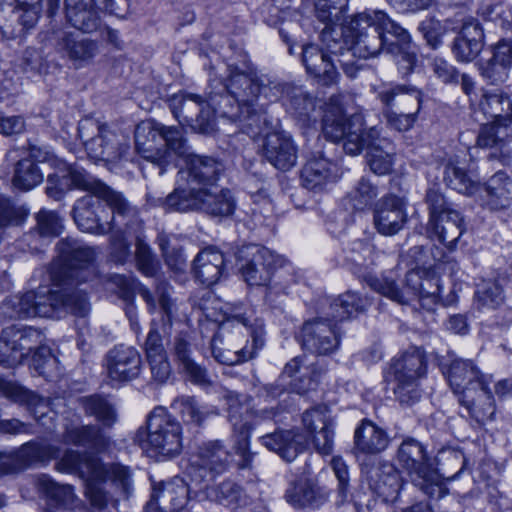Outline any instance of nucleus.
Instances as JSON below:
<instances>
[{"instance_id": "46", "label": "nucleus", "mask_w": 512, "mask_h": 512, "mask_svg": "<svg viewBox=\"0 0 512 512\" xmlns=\"http://www.w3.org/2000/svg\"><path fill=\"white\" fill-rule=\"evenodd\" d=\"M206 497L213 502L232 510L246 507L251 503L250 496L237 483L225 480L206 488Z\"/></svg>"}, {"instance_id": "23", "label": "nucleus", "mask_w": 512, "mask_h": 512, "mask_svg": "<svg viewBox=\"0 0 512 512\" xmlns=\"http://www.w3.org/2000/svg\"><path fill=\"white\" fill-rule=\"evenodd\" d=\"M107 377L111 382L130 381L140 374L141 356L132 346L117 345L105 358Z\"/></svg>"}, {"instance_id": "34", "label": "nucleus", "mask_w": 512, "mask_h": 512, "mask_svg": "<svg viewBox=\"0 0 512 512\" xmlns=\"http://www.w3.org/2000/svg\"><path fill=\"white\" fill-rule=\"evenodd\" d=\"M323 369L314 364L306 365L301 357L291 359L280 375V380L290 378L289 391L305 394L316 389Z\"/></svg>"}, {"instance_id": "52", "label": "nucleus", "mask_w": 512, "mask_h": 512, "mask_svg": "<svg viewBox=\"0 0 512 512\" xmlns=\"http://www.w3.org/2000/svg\"><path fill=\"white\" fill-rule=\"evenodd\" d=\"M443 181L449 188L467 196L479 191V183L453 160L444 165Z\"/></svg>"}, {"instance_id": "39", "label": "nucleus", "mask_w": 512, "mask_h": 512, "mask_svg": "<svg viewBox=\"0 0 512 512\" xmlns=\"http://www.w3.org/2000/svg\"><path fill=\"white\" fill-rule=\"evenodd\" d=\"M478 111L485 119L500 126L512 124V100L500 90L484 91L478 103Z\"/></svg>"}, {"instance_id": "35", "label": "nucleus", "mask_w": 512, "mask_h": 512, "mask_svg": "<svg viewBox=\"0 0 512 512\" xmlns=\"http://www.w3.org/2000/svg\"><path fill=\"white\" fill-rule=\"evenodd\" d=\"M479 190L481 205L490 210L506 209L512 202V178L504 171L492 175Z\"/></svg>"}, {"instance_id": "53", "label": "nucleus", "mask_w": 512, "mask_h": 512, "mask_svg": "<svg viewBox=\"0 0 512 512\" xmlns=\"http://www.w3.org/2000/svg\"><path fill=\"white\" fill-rule=\"evenodd\" d=\"M59 448L44 442L30 441L23 444L18 450V458L21 468L35 463H47L56 458Z\"/></svg>"}, {"instance_id": "57", "label": "nucleus", "mask_w": 512, "mask_h": 512, "mask_svg": "<svg viewBox=\"0 0 512 512\" xmlns=\"http://www.w3.org/2000/svg\"><path fill=\"white\" fill-rule=\"evenodd\" d=\"M60 170L67 172L74 187L88 191V195H97L100 197L105 193L106 188L108 187L103 182L87 173L85 169L77 164H67L65 162V166H61Z\"/></svg>"}, {"instance_id": "24", "label": "nucleus", "mask_w": 512, "mask_h": 512, "mask_svg": "<svg viewBox=\"0 0 512 512\" xmlns=\"http://www.w3.org/2000/svg\"><path fill=\"white\" fill-rule=\"evenodd\" d=\"M362 472L370 489L385 502L397 499L402 488V479L397 468L388 462L365 466Z\"/></svg>"}, {"instance_id": "58", "label": "nucleus", "mask_w": 512, "mask_h": 512, "mask_svg": "<svg viewBox=\"0 0 512 512\" xmlns=\"http://www.w3.org/2000/svg\"><path fill=\"white\" fill-rule=\"evenodd\" d=\"M222 337L220 333H216L211 339V352L215 360L224 365H236L245 362L254 357L256 351L254 348L247 349V347L230 350L221 347Z\"/></svg>"}, {"instance_id": "6", "label": "nucleus", "mask_w": 512, "mask_h": 512, "mask_svg": "<svg viewBox=\"0 0 512 512\" xmlns=\"http://www.w3.org/2000/svg\"><path fill=\"white\" fill-rule=\"evenodd\" d=\"M134 441L152 456L171 458L182 449L180 423L163 407H156L148 416L145 427H140Z\"/></svg>"}, {"instance_id": "18", "label": "nucleus", "mask_w": 512, "mask_h": 512, "mask_svg": "<svg viewBox=\"0 0 512 512\" xmlns=\"http://www.w3.org/2000/svg\"><path fill=\"white\" fill-rule=\"evenodd\" d=\"M97 195H85L79 198L73 207V219L77 227L86 233L106 235L117 225L107 220L108 211Z\"/></svg>"}, {"instance_id": "62", "label": "nucleus", "mask_w": 512, "mask_h": 512, "mask_svg": "<svg viewBox=\"0 0 512 512\" xmlns=\"http://www.w3.org/2000/svg\"><path fill=\"white\" fill-rule=\"evenodd\" d=\"M348 0H315L317 18L326 26H339Z\"/></svg>"}, {"instance_id": "64", "label": "nucleus", "mask_w": 512, "mask_h": 512, "mask_svg": "<svg viewBox=\"0 0 512 512\" xmlns=\"http://www.w3.org/2000/svg\"><path fill=\"white\" fill-rule=\"evenodd\" d=\"M302 422L309 434L333 428V420L327 406H317L304 412Z\"/></svg>"}, {"instance_id": "16", "label": "nucleus", "mask_w": 512, "mask_h": 512, "mask_svg": "<svg viewBox=\"0 0 512 512\" xmlns=\"http://www.w3.org/2000/svg\"><path fill=\"white\" fill-rule=\"evenodd\" d=\"M299 339L306 351L327 356L339 348L341 336L336 322L331 318L318 317L303 324Z\"/></svg>"}, {"instance_id": "38", "label": "nucleus", "mask_w": 512, "mask_h": 512, "mask_svg": "<svg viewBox=\"0 0 512 512\" xmlns=\"http://www.w3.org/2000/svg\"><path fill=\"white\" fill-rule=\"evenodd\" d=\"M458 401L468 415L480 425L495 419L496 404L489 386L468 391Z\"/></svg>"}, {"instance_id": "44", "label": "nucleus", "mask_w": 512, "mask_h": 512, "mask_svg": "<svg viewBox=\"0 0 512 512\" xmlns=\"http://www.w3.org/2000/svg\"><path fill=\"white\" fill-rule=\"evenodd\" d=\"M389 444L387 433L368 420H363L354 433L355 450L362 454H378Z\"/></svg>"}, {"instance_id": "31", "label": "nucleus", "mask_w": 512, "mask_h": 512, "mask_svg": "<svg viewBox=\"0 0 512 512\" xmlns=\"http://www.w3.org/2000/svg\"><path fill=\"white\" fill-rule=\"evenodd\" d=\"M422 92L415 86L405 84L383 85L377 91V99L383 108L419 113Z\"/></svg>"}, {"instance_id": "59", "label": "nucleus", "mask_w": 512, "mask_h": 512, "mask_svg": "<svg viewBox=\"0 0 512 512\" xmlns=\"http://www.w3.org/2000/svg\"><path fill=\"white\" fill-rule=\"evenodd\" d=\"M43 181V173L37 164L30 159L18 161L13 176V185L21 190L28 191Z\"/></svg>"}, {"instance_id": "12", "label": "nucleus", "mask_w": 512, "mask_h": 512, "mask_svg": "<svg viewBox=\"0 0 512 512\" xmlns=\"http://www.w3.org/2000/svg\"><path fill=\"white\" fill-rule=\"evenodd\" d=\"M335 106L325 112L322 131L326 139L332 142L343 141V149L349 155H358L364 148L363 121L360 115L347 118L336 97H331Z\"/></svg>"}, {"instance_id": "4", "label": "nucleus", "mask_w": 512, "mask_h": 512, "mask_svg": "<svg viewBox=\"0 0 512 512\" xmlns=\"http://www.w3.org/2000/svg\"><path fill=\"white\" fill-rule=\"evenodd\" d=\"M11 317H60L62 313H71L85 317L90 312L88 298L75 293L71 287L28 291L11 301Z\"/></svg>"}, {"instance_id": "42", "label": "nucleus", "mask_w": 512, "mask_h": 512, "mask_svg": "<svg viewBox=\"0 0 512 512\" xmlns=\"http://www.w3.org/2000/svg\"><path fill=\"white\" fill-rule=\"evenodd\" d=\"M67 21L84 33L96 31L101 23L97 7L91 0H64Z\"/></svg>"}, {"instance_id": "54", "label": "nucleus", "mask_w": 512, "mask_h": 512, "mask_svg": "<svg viewBox=\"0 0 512 512\" xmlns=\"http://www.w3.org/2000/svg\"><path fill=\"white\" fill-rule=\"evenodd\" d=\"M437 463L439 469H434L445 486L446 481H452L456 479L459 474L463 471L466 465V459L464 453L459 449H443L437 456Z\"/></svg>"}, {"instance_id": "36", "label": "nucleus", "mask_w": 512, "mask_h": 512, "mask_svg": "<svg viewBox=\"0 0 512 512\" xmlns=\"http://www.w3.org/2000/svg\"><path fill=\"white\" fill-rule=\"evenodd\" d=\"M268 450L277 453L283 460L292 462L305 449V437L294 430H276L259 438Z\"/></svg>"}, {"instance_id": "40", "label": "nucleus", "mask_w": 512, "mask_h": 512, "mask_svg": "<svg viewBox=\"0 0 512 512\" xmlns=\"http://www.w3.org/2000/svg\"><path fill=\"white\" fill-rule=\"evenodd\" d=\"M446 215L429 220L428 232L432 239H437L448 249L453 250L456 242L465 231V225L458 211L447 212Z\"/></svg>"}, {"instance_id": "33", "label": "nucleus", "mask_w": 512, "mask_h": 512, "mask_svg": "<svg viewBox=\"0 0 512 512\" xmlns=\"http://www.w3.org/2000/svg\"><path fill=\"white\" fill-rule=\"evenodd\" d=\"M337 166L329 159L313 155L301 170L303 187L314 192L323 191L329 184L334 183L338 177Z\"/></svg>"}, {"instance_id": "17", "label": "nucleus", "mask_w": 512, "mask_h": 512, "mask_svg": "<svg viewBox=\"0 0 512 512\" xmlns=\"http://www.w3.org/2000/svg\"><path fill=\"white\" fill-rule=\"evenodd\" d=\"M6 333L14 338L16 348L21 354V360L33 352V366L39 375L48 377V366L55 364L49 347L42 345L43 335L31 327L20 328L16 325L6 327Z\"/></svg>"}, {"instance_id": "60", "label": "nucleus", "mask_w": 512, "mask_h": 512, "mask_svg": "<svg viewBox=\"0 0 512 512\" xmlns=\"http://www.w3.org/2000/svg\"><path fill=\"white\" fill-rule=\"evenodd\" d=\"M8 394L15 401L26 403L32 410L35 419L42 425H46L44 418L48 414V402L46 399L39 397L32 391L26 390L20 386L11 385L8 388Z\"/></svg>"}, {"instance_id": "28", "label": "nucleus", "mask_w": 512, "mask_h": 512, "mask_svg": "<svg viewBox=\"0 0 512 512\" xmlns=\"http://www.w3.org/2000/svg\"><path fill=\"white\" fill-rule=\"evenodd\" d=\"M56 49L71 61L74 67L81 68L89 65L98 55L99 44L96 40L62 31L57 36Z\"/></svg>"}, {"instance_id": "11", "label": "nucleus", "mask_w": 512, "mask_h": 512, "mask_svg": "<svg viewBox=\"0 0 512 512\" xmlns=\"http://www.w3.org/2000/svg\"><path fill=\"white\" fill-rule=\"evenodd\" d=\"M427 362L424 352L411 348L390 365V374L395 382L393 388L396 400L402 406H412L421 398L419 381L426 375Z\"/></svg>"}, {"instance_id": "3", "label": "nucleus", "mask_w": 512, "mask_h": 512, "mask_svg": "<svg viewBox=\"0 0 512 512\" xmlns=\"http://www.w3.org/2000/svg\"><path fill=\"white\" fill-rule=\"evenodd\" d=\"M135 147L145 159L159 167V174L165 166L177 158H187L190 147L181 127L166 126L156 121H145L135 128Z\"/></svg>"}, {"instance_id": "20", "label": "nucleus", "mask_w": 512, "mask_h": 512, "mask_svg": "<svg viewBox=\"0 0 512 512\" xmlns=\"http://www.w3.org/2000/svg\"><path fill=\"white\" fill-rule=\"evenodd\" d=\"M239 256L246 259V263L241 266V273L249 285L267 284L278 264V259L272 251L258 245L243 247L239 251Z\"/></svg>"}, {"instance_id": "43", "label": "nucleus", "mask_w": 512, "mask_h": 512, "mask_svg": "<svg viewBox=\"0 0 512 512\" xmlns=\"http://www.w3.org/2000/svg\"><path fill=\"white\" fill-rule=\"evenodd\" d=\"M62 441L65 444L101 450L108 446L109 437L96 425L67 424Z\"/></svg>"}, {"instance_id": "19", "label": "nucleus", "mask_w": 512, "mask_h": 512, "mask_svg": "<svg viewBox=\"0 0 512 512\" xmlns=\"http://www.w3.org/2000/svg\"><path fill=\"white\" fill-rule=\"evenodd\" d=\"M223 171V164L212 157L189 156L186 168L178 172L175 188L213 187Z\"/></svg>"}, {"instance_id": "8", "label": "nucleus", "mask_w": 512, "mask_h": 512, "mask_svg": "<svg viewBox=\"0 0 512 512\" xmlns=\"http://www.w3.org/2000/svg\"><path fill=\"white\" fill-rule=\"evenodd\" d=\"M56 469L77 474L81 479L110 481L120 493L127 496L132 489V475L128 466L120 463L103 464L97 457L75 450H67L56 463Z\"/></svg>"}, {"instance_id": "7", "label": "nucleus", "mask_w": 512, "mask_h": 512, "mask_svg": "<svg viewBox=\"0 0 512 512\" xmlns=\"http://www.w3.org/2000/svg\"><path fill=\"white\" fill-rule=\"evenodd\" d=\"M363 280L373 291L398 304L406 305L417 299L427 310L437 303L441 292L436 279H423L419 272L413 270L406 274L403 287L389 276L367 274Z\"/></svg>"}, {"instance_id": "49", "label": "nucleus", "mask_w": 512, "mask_h": 512, "mask_svg": "<svg viewBox=\"0 0 512 512\" xmlns=\"http://www.w3.org/2000/svg\"><path fill=\"white\" fill-rule=\"evenodd\" d=\"M503 287L497 280H482L474 293V305L482 312L494 311L504 304Z\"/></svg>"}, {"instance_id": "30", "label": "nucleus", "mask_w": 512, "mask_h": 512, "mask_svg": "<svg viewBox=\"0 0 512 512\" xmlns=\"http://www.w3.org/2000/svg\"><path fill=\"white\" fill-rule=\"evenodd\" d=\"M188 484L180 477H174L160 488H154L148 512L159 509L160 512H180L188 502Z\"/></svg>"}, {"instance_id": "27", "label": "nucleus", "mask_w": 512, "mask_h": 512, "mask_svg": "<svg viewBox=\"0 0 512 512\" xmlns=\"http://www.w3.org/2000/svg\"><path fill=\"white\" fill-rule=\"evenodd\" d=\"M262 151L265 159L279 170H289L297 163V146L285 131L267 133Z\"/></svg>"}, {"instance_id": "15", "label": "nucleus", "mask_w": 512, "mask_h": 512, "mask_svg": "<svg viewBox=\"0 0 512 512\" xmlns=\"http://www.w3.org/2000/svg\"><path fill=\"white\" fill-rule=\"evenodd\" d=\"M174 117L185 122L195 132L210 134L215 130L214 111L211 105L194 94H177L169 101Z\"/></svg>"}, {"instance_id": "41", "label": "nucleus", "mask_w": 512, "mask_h": 512, "mask_svg": "<svg viewBox=\"0 0 512 512\" xmlns=\"http://www.w3.org/2000/svg\"><path fill=\"white\" fill-rule=\"evenodd\" d=\"M100 197L112 210L113 216L110 221L114 219L117 222L114 229L123 226L126 230H134L135 232L141 230L142 222L139 219L137 208L132 206L121 193L107 187L105 193Z\"/></svg>"}, {"instance_id": "51", "label": "nucleus", "mask_w": 512, "mask_h": 512, "mask_svg": "<svg viewBox=\"0 0 512 512\" xmlns=\"http://www.w3.org/2000/svg\"><path fill=\"white\" fill-rule=\"evenodd\" d=\"M343 252L345 261L355 274H360L374 264V246L367 240L356 239L348 242Z\"/></svg>"}, {"instance_id": "56", "label": "nucleus", "mask_w": 512, "mask_h": 512, "mask_svg": "<svg viewBox=\"0 0 512 512\" xmlns=\"http://www.w3.org/2000/svg\"><path fill=\"white\" fill-rule=\"evenodd\" d=\"M37 486L40 491L60 506L72 508L75 505L77 497L71 485H61L48 475H41L37 479Z\"/></svg>"}, {"instance_id": "48", "label": "nucleus", "mask_w": 512, "mask_h": 512, "mask_svg": "<svg viewBox=\"0 0 512 512\" xmlns=\"http://www.w3.org/2000/svg\"><path fill=\"white\" fill-rule=\"evenodd\" d=\"M283 106L295 118L306 121L315 110L316 98L302 86L292 85L284 97Z\"/></svg>"}, {"instance_id": "61", "label": "nucleus", "mask_w": 512, "mask_h": 512, "mask_svg": "<svg viewBox=\"0 0 512 512\" xmlns=\"http://www.w3.org/2000/svg\"><path fill=\"white\" fill-rule=\"evenodd\" d=\"M171 407L181 415L186 424L200 426L205 420L206 413L194 397H177L172 402Z\"/></svg>"}, {"instance_id": "63", "label": "nucleus", "mask_w": 512, "mask_h": 512, "mask_svg": "<svg viewBox=\"0 0 512 512\" xmlns=\"http://www.w3.org/2000/svg\"><path fill=\"white\" fill-rule=\"evenodd\" d=\"M378 196V189L369 179L362 177L349 192L348 199L356 210H363L370 206Z\"/></svg>"}, {"instance_id": "21", "label": "nucleus", "mask_w": 512, "mask_h": 512, "mask_svg": "<svg viewBox=\"0 0 512 512\" xmlns=\"http://www.w3.org/2000/svg\"><path fill=\"white\" fill-rule=\"evenodd\" d=\"M444 375L450 388L461 399L468 391H475L480 387L490 386L491 378L481 372L474 361L457 358L451 361Z\"/></svg>"}, {"instance_id": "5", "label": "nucleus", "mask_w": 512, "mask_h": 512, "mask_svg": "<svg viewBox=\"0 0 512 512\" xmlns=\"http://www.w3.org/2000/svg\"><path fill=\"white\" fill-rule=\"evenodd\" d=\"M168 212H203L212 217H229L236 209V201L229 189L215 187H193L190 190L174 188L161 200Z\"/></svg>"}, {"instance_id": "29", "label": "nucleus", "mask_w": 512, "mask_h": 512, "mask_svg": "<svg viewBox=\"0 0 512 512\" xmlns=\"http://www.w3.org/2000/svg\"><path fill=\"white\" fill-rule=\"evenodd\" d=\"M490 51L491 57L478 63L480 75L490 84L504 83L512 67V38L499 40Z\"/></svg>"}, {"instance_id": "26", "label": "nucleus", "mask_w": 512, "mask_h": 512, "mask_svg": "<svg viewBox=\"0 0 512 512\" xmlns=\"http://www.w3.org/2000/svg\"><path fill=\"white\" fill-rule=\"evenodd\" d=\"M364 147L368 148L367 162L373 173L386 175L392 171L395 146L389 138L381 136V129L375 126L365 132Z\"/></svg>"}, {"instance_id": "9", "label": "nucleus", "mask_w": 512, "mask_h": 512, "mask_svg": "<svg viewBox=\"0 0 512 512\" xmlns=\"http://www.w3.org/2000/svg\"><path fill=\"white\" fill-rule=\"evenodd\" d=\"M396 459L407 472L412 484L425 495L441 499L447 494L446 486L432 467L431 457L420 441L412 437L405 438L398 447Z\"/></svg>"}, {"instance_id": "50", "label": "nucleus", "mask_w": 512, "mask_h": 512, "mask_svg": "<svg viewBox=\"0 0 512 512\" xmlns=\"http://www.w3.org/2000/svg\"><path fill=\"white\" fill-rule=\"evenodd\" d=\"M232 424V441L235 453L240 457L238 462L239 469H251L254 453L249 449L250 436L253 425L247 421H235Z\"/></svg>"}, {"instance_id": "14", "label": "nucleus", "mask_w": 512, "mask_h": 512, "mask_svg": "<svg viewBox=\"0 0 512 512\" xmlns=\"http://www.w3.org/2000/svg\"><path fill=\"white\" fill-rule=\"evenodd\" d=\"M231 462L232 455L222 441H209L192 456L187 475L192 483L199 485L227 471Z\"/></svg>"}, {"instance_id": "22", "label": "nucleus", "mask_w": 512, "mask_h": 512, "mask_svg": "<svg viewBox=\"0 0 512 512\" xmlns=\"http://www.w3.org/2000/svg\"><path fill=\"white\" fill-rule=\"evenodd\" d=\"M323 47L309 44L303 47L302 62L309 75L314 77L320 84L325 86L333 85L339 78L336 68V59L344 53H332L328 51L327 45L321 40Z\"/></svg>"}, {"instance_id": "47", "label": "nucleus", "mask_w": 512, "mask_h": 512, "mask_svg": "<svg viewBox=\"0 0 512 512\" xmlns=\"http://www.w3.org/2000/svg\"><path fill=\"white\" fill-rule=\"evenodd\" d=\"M370 304L369 298L347 291L331 302L328 316L334 322L342 321L365 311Z\"/></svg>"}, {"instance_id": "2", "label": "nucleus", "mask_w": 512, "mask_h": 512, "mask_svg": "<svg viewBox=\"0 0 512 512\" xmlns=\"http://www.w3.org/2000/svg\"><path fill=\"white\" fill-rule=\"evenodd\" d=\"M290 87L292 84L283 83L268 75L250 76L237 72L227 80V94L222 96V101L230 103L233 100L237 104L238 112H230L229 115L244 122L247 133L254 137L262 132L260 123L266 122L265 115L260 113L261 109L257 105L259 97L263 96L269 102H283Z\"/></svg>"}, {"instance_id": "25", "label": "nucleus", "mask_w": 512, "mask_h": 512, "mask_svg": "<svg viewBox=\"0 0 512 512\" xmlns=\"http://www.w3.org/2000/svg\"><path fill=\"white\" fill-rule=\"evenodd\" d=\"M408 219L404 200L387 195L379 200L374 210V226L384 236H393L403 229Z\"/></svg>"}, {"instance_id": "13", "label": "nucleus", "mask_w": 512, "mask_h": 512, "mask_svg": "<svg viewBox=\"0 0 512 512\" xmlns=\"http://www.w3.org/2000/svg\"><path fill=\"white\" fill-rule=\"evenodd\" d=\"M88 156L94 161L114 162L120 159L128 149L120 137L105 126L86 120L78 128Z\"/></svg>"}, {"instance_id": "32", "label": "nucleus", "mask_w": 512, "mask_h": 512, "mask_svg": "<svg viewBox=\"0 0 512 512\" xmlns=\"http://www.w3.org/2000/svg\"><path fill=\"white\" fill-rule=\"evenodd\" d=\"M285 500L294 508L318 507L328 499V492L309 477L291 481L285 492Z\"/></svg>"}, {"instance_id": "45", "label": "nucleus", "mask_w": 512, "mask_h": 512, "mask_svg": "<svg viewBox=\"0 0 512 512\" xmlns=\"http://www.w3.org/2000/svg\"><path fill=\"white\" fill-rule=\"evenodd\" d=\"M225 259L215 248L209 247L198 253L194 260L195 277L204 285L210 286L219 280Z\"/></svg>"}, {"instance_id": "10", "label": "nucleus", "mask_w": 512, "mask_h": 512, "mask_svg": "<svg viewBox=\"0 0 512 512\" xmlns=\"http://www.w3.org/2000/svg\"><path fill=\"white\" fill-rule=\"evenodd\" d=\"M57 249L61 264L53 273L55 286L71 287L75 293L87 298L86 292L78 288V285L94 275L91 267L95 258L94 250L79 240L69 238L59 241Z\"/></svg>"}, {"instance_id": "37", "label": "nucleus", "mask_w": 512, "mask_h": 512, "mask_svg": "<svg viewBox=\"0 0 512 512\" xmlns=\"http://www.w3.org/2000/svg\"><path fill=\"white\" fill-rule=\"evenodd\" d=\"M483 39L482 28L476 20L464 22L452 46L456 60L462 63L473 61L483 48Z\"/></svg>"}, {"instance_id": "55", "label": "nucleus", "mask_w": 512, "mask_h": 512, "mask_svg": "<svg viewBox=\"0 0 512 512\" xmlns=\"http://www.w3.org/2000/svg\"><path fill=\"white\" fill-rule=\"evenodd\" d=\"M80 404L86 415L94 416L103 427L110 428L117 421L115 408L106 399L93 395L80 398Z\"/></svg>"}, {"instance_id": "1", "label": "nucleus", "mask_w": 512, "mask_h": 512, "mask_svg": "<svg viewBox=\"0 0 512 512\" xmlns=\"http://www.w3.org/2000/svg\"><path fill=\"white\" fill-rule=\"evenodd\" d=\"M320 38L332 53L347 51L364 59L374 57L386 48L395 56L403 75L410 73L417 61L407 30L381 10L358 13L346 26L324 27Z\"/></svg>"}]
</instances>
